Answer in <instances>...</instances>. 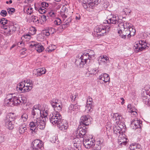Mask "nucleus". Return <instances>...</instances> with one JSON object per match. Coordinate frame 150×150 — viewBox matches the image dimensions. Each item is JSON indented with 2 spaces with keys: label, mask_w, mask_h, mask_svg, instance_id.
<instances>
[{
  "label": "nucleus",
  "mask_w": 150,
  "mask_h": 150,
  "mask_svg": "<svg viewBox=\"0 0 150 150\" xmlns=\"http://www.w3.org/2000/svg\"><path fill=\"white\" fill-rule=\"evenodd\" d=\"M4 100V104L10 106L24 104L26 102L24 97H22L20 99L18 97L15 96L13 93L7 95Z\"/></svg>",
  "instance_id": "obj_1"
},
{
  "label": "nucleus",
  "mask_w": 150,
  "mask_h": 150,
  "mask_svg": "<svg viewBox=\"0 0 150 150\" xmlns=\"http://www.w3.org/2000/svg\"><path fill=\"white\" fill-rule=\"evenodd\" d=\"M1 26L2 28L4 29H6L8 32V34L9 35H11L14 33L16 30V27L15 24L14 25L13 23L10 22L5 18H2L1 19L0 21Z\"/></svg>",
  "instance_id": "obj_2"
},
{
  "label": "nucleus",
  "mask_w": 150,
  "mask_h": 150,
  "mask_svg": "<svg viewBox=\"0 0 150 150\" xmlns=\"http://www.w3.org/2000/svg\"><path fill=\"white\" fill-rule=\"evenodd\" d=\"M111 29V26L109 25H107V24L97 26L94 29V35L96 37L99 38L101 36H104Z\"/></svg>",
  "instance_id": "obj_3"
},
{
  "label": "nucleus",
  "mask_w": 150,
  "mask_h": 150,
  "mask_svg": "<svg viewBox=\"0 0 150 150\" xmlns=\"http://www.w3.org/2000/svg\"><path fill=\"white\" fill-rule=\"evenodd\" d=\"M62 120V115L58 112L52 113L50 115V121L53 125L55 124L57 125Z\"/></svg>",
  "instance_id": "obj_4"
},
{
  "label": "nucleus",
  "mask_w": 150,
  "mask_h": 150,
  "mask_svg": "<svg viewBox=\"0 0 150 150\" xmlns=\"http://www.w3.org/2000/svg\"><path fill=\"white\" fill-rule=\"evenodd\" d=\"M101 0H83L82 4L83 7L85 9L88 7L93 8L94 7L100 3Z\"/></svg>",
  "instance_id": "obj_5"
},
{
  "label": "nucleus",
  "mask_w": 150,
  "mask_h": 150,
  "mask_svg": "<svg viewBox=\"0 0 150 150\" xmlns=\"http://www.w3.org/2000/svg\"><path fill=\"white\" fill-rule=\"evenodd\" d=\"M146 47H148V46L146 42L142 40L137 41L134 45V49L137 52L143 50Z\"/></svg>",
  "instance_id": "obj_6"
},
{
  "label": "nucleus",
  "mask_w": 150,
  "mask_h": 150,
  "mask_svg": "<svg viewBox=\"0 0 150 150\" xmlns=\"http://www.w3.org/2000/svg\"><path fill=\"white\" fill-rule=\"evenodd\" d=\"M82 127V125H79L78 127L76 130L75 131V133L76 138H84L86 134V128L83 126Z\"/></svg>",
  "instance_id": "obj_7"
},
{
  "label": "nucleus",
  "mask_w": 150,
  "mask_h": 150,
  "mask_svg": "<svg viewBox=\"0 0 150 150\" xmlns=\"http://www.w3.org/2000/svg\"><path fill=\"white\" fill-rule=\"evenodd\" d=\"M50 103L56 112H59L62 110V105L60 100L57 99H53L51 101Z\"/></svg>",
  "instance_id": "obj_8"
},
{
  "label": "nucleus",
  "mask_w": 150,
  "mask_h": 150,
  "mask_svg": "<svg viewBox=\"0 0 150 150\" xmlns=\"http://www.w3.org/2000/svg\"><path fill=\"white\" fill-rule=\"evenodd\" d=\"M31 147L33 150H42L43 149V143L41 140L35 139L32 142Z\"/></svg>",
  "instance_id": "obj_9"
},
{
  "label": "nucleus",
  "mask_w": 150,
  "mask_h": 150,
  "mask_svg": "<svg viewBox=\"0 0 150 150\" xmlns=\"http://www.w3.org/2000/svg\"><path fill=\"white\" fill-rule=\"evenodd\" d=\"M40 110L39 105L34 106L31 111L32 117L33 118H35V119L41 118ZM41 118H42V117H41Z\"/></svg>",
  "instance_id": "obj_10"
},
{
  "label": "nucleus",
  "mask_w": 150,
  "mask_h": 150,
  "mask_svg": "<svg viewBox=\"0 0 150 150\" xmlns=\"http://www.w3.org/2000/svg\"><path fill=\"white\" fill-rule=\"evenodd\" d=\"M90 116L88 115H84L80 118V124L87 126L91 124Z\"/></svg>",
  "instance_id": "obj_11"
},
{
  "label": "nucleus",
  "mask_w": 150,
  "mask_h": 150,
  "mask_svg": "<svg viewBox=\"0 0 150 150\" xmlns=\"http://www.w3.org/2000/svg\"><path fill=\"white\" fill-rule=\"evenodd\" d=\"M31 48H34L39 52H42L44 49L43 47L40 43H38L36 42H33L30 45Z\"/></svg>",
  "instance_id": "obj_12"
},
{
  "label": "nucleus",
  "mask_w": 150,
  "mask_h": 150,
  "mask_svg": "<svg viewBox=\"0 0 150 150\" xmlns=\"http://www.w3.org/2000/svg\"><path fill=\"white\" fill-rule=\"evenodd\" d=\"M85 138H83V145L87 149H89L92 147L94 143L93 139L91 138L86 139Z\"/></svg>",
  "instance_id": "obj_13"
},
{
  "label": "nucleus",
  "mask_w": 150,
  "mask_h": 150,
  "mask_svg": "<svg viewBox=\"0 0 150 150\" xmlns=\"http://www.w3.org/2000/svg\"><path fill=\"white\" fill-rule=\"evenodd\" d=\"M57 125L60 130L65 131L68 128V123L66 120L63 119Z\"/></svg>",
  "instance_id": "obj_14"
},
{
  "label": "nucleus",
  "mask_w": 150,
  "mask_h": 150,
  "mask_svg": "<svg viewBox=\"0 0 150 150\" xmlns=\"http://www.w3.org/2000/svg\"><path fill=\"white\" fill-rule=\"evenodd\" d=\"M141 125H142L141 122L138 120H134L131 121V126L133 127V129H135L137 128H139V131H141L140 128L141 127Z\"/></svg>",
  "instance_id": "obj_15"
},
{
  "label": "nucleus",
  "mask_w": 150,
  "mask_h": 150,
  "mask_svg": "<svg viewBox=\"0 0 150 150\" xmlns=\"http://www.w3.org/2000/svg\"><path fill=\"white\" fill-rule=\"evenodd\" d=\"M118 33L120 34V36L123 38L125 39L127 36L128 38H130L131 37V36H129L128 35L129 31L127 28L124 29L123 30L121 28L120 30L118 31Z\"/></svg>",
  "instance_id": "obj_16"
},
{
  "label": "nucleus",
  "mask_w": 150,
  "mask_h": 150,
  "mask_svg": "<svg viewBox=\"0 0 150 150\" xmlns=\"http://www.w3.org/2000/svg\"><path fill=\"white\" fill-rule=\"evenodd\" d=\"M37 119H35L33 121L30 122L29 124V126L31 130L35 133L37 132L38 129L37 126Z\"/></svg>",
  "instance_id": "obj_17"
},
{
  "label": "nucleus",
  "mask_w": 150,
  "mask_h": 150,
  "mask_svg": "<svg viewBox=\"0 0 150 150\" xmlns=\"http://www.w3.org/2000/svg\"><path fill=\"white\" fill-rule=\"evenodd\" d=\"M68 9L66 6H63L61 10L60 14L64 20L67 17L68 15Z\"/></svg>",
  "instance_id": "obj_18"
},
{
  "label": "nucleus",
  "mask_w": 150,
  "mask_h": 150,
  "mask_svg": "<svg viewBox=\"0 0 150 150\" xmlns=\"http://www.w3.org/2000/svg\"><path fill=\"white\" fill-rule=\"evenodd\" d=\"M37 128L41 129H43L45 126V123L43 120L41 119V118L37 119Z\"/></svg>",
  "instance_id": "obj_19"
},
{
  "label": "nucleus",
  "mask_w": 150,
  "mask_h": 150,
  "mask_svg": "<svg viewBox=\"0 0 150 150\" xmlns=\"http://www.w3.org/2000/svg\"><path fill=\"white\" fill-rule=\"evenodd\" d=\"M98 61L99 64H105L109 62V59L106 55H103L99 57Z\"/></svg>",
  "instance_id": "obj_20"
},
{
  "label": "nucleus",
  "mask_w": 150,
  "mask_h": 150,
  "mask_svg": "<svg viewBox=\"0 0 150 150\" xmlns=\"http://www.w3.org/2000/svg\"><path fill=\"white\" fill-rule=\"evenodd\" d=\"M127 139L122 135H120L118 139V142L120 145L125 146L127 144Z\"/></svg>",
  "instance_id": "obj_21"
},
{
  "label": "nucleus",
  "mask_w": 150,
  "mask_h": 150,
  "mask_svg": "<svg viewBox=\"0 0 150 150\" xmlns=\"http://www.w3.org/2000/svg\"><path fill=\"white\" fill-rule=\"evenodd\" d=\"M78 56V57H76L75 63L77 66L79 67H83V65H85V63L81 58L80 55H79Z\"/></svg>",
  "instance_id": "obj_22"
},
{
  "label": "nucleus",
  "mask_w": 150,
  "mask_h": 150,
  "mask_svg": "<svg viewBox=\"0 0 150 150\" xmlns=\"http://www.w3.org/2000/svg\"><path fill=\"white\" fill-rule=\"evenodd\" d=\"M26 84L24 85L23 89L22 88V87H19V88H17L16 90L18 92L20 93H23L27 91H28L32 89V85H30V87H28V86H25Z\"/></svg>",
  "instance_id": "obj_23"
},
{
  "label": "nucleus",
  "mask_w": 150,
  "mask_h": 150,
  "mask_svg": "<svg viewBox=\"0 0 150 150\" xmlns=\"http://www.w3.org/2000/svg\"><path fill=\"white\" fill-rule=\"evenodd\" d=\"M79 55H80L82 61L84 62L85 64H87V63H89L90 62L91 59H90V58L88 55H87V53H86V54H80Z\"/></svg>",
  "instance_id": "obj_24"
},
{
  "label": "nucleus",
  "mask_w": 150,
  "mask_h": 150,
  "mask_svg": "<svg viewBox=\"0 0 150 150\" xmlns=\"http://www.w3.org/2000/svg\"><path fill=\"white\" fill-rule=\"evenodd\" d=\"M150 91H149L148 90L147 91H143V93L144 94V95L145 98H146L145 99V100L144 101L145 103L147 105H150V103L149 102V97L150 96Z\"/></svg>",
  "instance_id": "obj_25"
},
{
  "label": "nucleus",
  "mask_w": 150,
  "mask_h": 150,
  "mask_svg": "<svg viewBox=\"0 0 150 150\" xmlns=\"http://www.w3.org/2000/svg\"><path fill=\"white\" fill-rule=\"evenodd\" d=\"M74 142V146L76 149H74L75 150H79L81 148L80 141L78 138L74 139L73 140Z\"/></svg>",
  "instance_id": "obj_26"
},
{
  "label": "nucleus",
  "mask_w": 150,
  "mask_h": 150,
  "mask_svg": "<svg viewBox=\"0 0 150 150\" xmlns=\"http://www.w3.org/2000/svg\"><path fill=\"white\" fill-rule=\"evenodd\" d=\"M16 118V115L14 113H9L7 115L5 119L12 122L15 120Z\"/></svg>",
  "instance_id": "obj_27"
},
{
  "label": "nucleus",
  "mask_w": 150,
  "mask_h": 150,
  "mask_svg": "<svg viewBox=\"0 0 150 150\" xmlns=\"http://www.w3.org/2000/svg\"><path fill=\"white\" fill-rule=\"evenodd\" d=\"M119 27L121 28H123L124 29L125 28H127L128 29L129 28L130 26L129 25V23L126 22L125 21L123 22L122 21L121 23H120L118 25Z\"/></svg>",
  "instance_id": "obj_28"
},
{
  "label": "nucleus",
  "mask_w": 150,
  "mask_h": 150,
  "mask_svg": "<svg viewBox=\"0 0 150 150\" xmlns=\"http://www.w3.org/2000/svg\"><path fill=\"white\" fill-rule=\"evenodd\" d=\"M110 24H116L119 22V18L118 16H113L112 18L109 19Z\"/></svg>",
  "instance_id": "obj_29"
},
{
  "label": "nucleus",
  "mask_w": 150,
  "mask_h": 150,
  "mask_svg": "<svg viewBox=\"0 0 150 150\" xmlns=\"http://www.w3.org/2000/svg\"><path fill=\"white\" fill-rule=\"evenodd\" d=\"M131 150H141V145L138 144H131L129 147Z\"/></svg>",
  "instance_id": "obj_30"
},
{
  "label": "nucleus",
  "mask_w": 150,
  "mask_h": 150,
  "mask_svg": "<svg viewBox=\"0 0 150 150\" xmlns=\"http://www.w3.org/2000/svg\"><path fill=\"white\" fill-rule=\"evenodd\" d=\"M37 72V76H40L42 74H45L46 72V70L44 68H39L35 70Z\"/></svg>",
  "instance_id": "obj_31"
},
{
  "label": "nucleus",
  "mask_w": 150,
  "mask_h": 150,
  "mask_svg": "<svg viewBox=\"0 0 150 150\" xmlns=\"http://www.w3.org/2000/svg\"><path fill=\"white\" fill-rule=\"evenodd\" d=\"M5 125L6 127L9 129H12L13 128L14 125L12 124V122H11L6 120H5Z\"/></svg>",
  "instance_id": "obj_32"
},
{
  "label": "nucleus",
  "mask_w": 150,
  "mask_h": 150,
  "mask_svg": "<svg viewBox=\"0 0 150 150\" xmlns=\"http://www.w3.org/2000/svg\"><path fill=\"white\" fill-rule=\"evenodd\" d=\"M27 130L26 125L25 124L21 125L19 128V131L20 133L22 134L26 132Z\"/></svg>",
  "instance_id": "obj_33"
},
{
  "label": "nucleus",
  "mask_w": 150,
  "mask_h": 150,
  "mask_svg": "<svg viewBox=\"0 0 150 150\" xmlns=\"http://www.w3.org/2000/svg\"><path fill=\"white\" fill-rule=\"evenodd\" d=\"M24 12L30 15L32 13L33 9L31 7L25 6L24 7L23 9Z\"/></svg>",
  "instance_id": "obj_34"
},
{
  "label": "nucleus",
  "mask_w": 150,
  "mask_h": 150,
  "mask_svg": "<svg viewBox=\"0 0 150 150\" xmlns=\"http://www.w3.org/2000/svg\"><path fill=\"white\" fill-rule=\"evenodd\" d=\"M30 19L36 24H38L40 23L39 20L37 16L34 15H32L30 17Z\"/></svg>",
  "instance_id": "obj_35"
},
{
  "label": "nucleus",
  "mask_w": 150,
  "mask_h": 150,
  "mask_svg": "<svg viewBox=\"0 0 150 150\" xmlns=\"http://www.w3.org/2000/svg\"><path fill=\"white\" fill-rule=\"evenodd\" d=\"M121 128L118 125H116L113 127V132L115 134L118 135L121 133Z\"/></svg>",
  "instance_id": "obj_36"
},
{
  "label": "nucleus",
  "mask_w": 150,
  "mask_h": 150,
  "mask_svg": "<svg viewBox=\"0 0 150 150\" xmlns=\"http://www.w3.org/2000/svg\"><path fill=\"white\" fill-rule=\"evenodd\" d=\"M28 115L26 113H24L21 116V121L23 122H26L28 119Z\"/></svg>",
  "instance_id": "obj_37"
},
{
  "label": "nucleus",
  "mask_w": 150,
  "mask_h": 150,
  "mask_svg": "<svg viewBox=\"0 0 150 150\" xmlns=\"http://www.w3.org/2000/svg\"><path fill=\"white\" fill-rule=\"evenodd\" d=\"M128 30L129 31V34L128 35L129 36H134L135 34V30L134 28L133 27H130L128 28Z\"/></svg>",
  "instance_id": "obj_38"
},
{
  "label": "nucleus",
  "mask_w": 150,
  "mask_h": 150,
  "mask_svg": "<svg viewBox=\"0 0 150 150\" xmlns=\"http://www.w3.org/2000/svg\"><path fill=\"white\" fill-rule=\"evenodd\" d=\"M128 30L129 31V34L128 35L129 36H134L135 34V30L134 28L133 27H130L128 28Z\"/></svg>",
  "instance_id": "obj_39"
},
{
  "label": "nucleus",
  "mask_w": 150,
  "mask_h": 150,
  "mask_svg": "<svg viewBox=\"0 0 150 150\" xmlns=\"http://www.w3.org/2000/svg\"><path fill=\"white\" fill-rule=\"evenodd\" d=\"M87 55L90 58V59H92L94 58L95 53L93 50H90L88 53H87Z\"/></svg>",
  "instance_id": "obj_40"
},
{
  "label": "nucleus",
  "mask_w": 150,
  "mask_h": 150,
  "mask_svg": "<svg viewBox=\"0 0 150 150\" xmlns=\"http://www.w3.org/2000/svg\"><path fill=\"white\" fill-rule=\"evenodd\" d=\"M91 148H93L92 150H100L101 149V146L94 143L93 146Z\"/></svg>",
  "instance_id": "obj_41"
},
{
  "label": "nucleus",
  "mask_w": 150,
  "mask_h": 150,
  "mask_svg": "<svg viewBox=\"0 0 150 150\" xmlns=\"http://www.w3.org/2000/svg\"><path fill=\"white\" fill-rule=\"evenodd\" d=\"M71 18L70 17L67 19H66L64 22V25H69V23L71 22Z\"/></svg>",
  "instance_id": "obj_42"
},
{
  "label": "nucleus",
  "mask_w": 150,
  "mask_h": 150,
  "mask_svg": "<svg viewBox=\"0 0 150 150\" xmlns=\"http://www.w3.org/2000/svg\"><path fill=\"white\" fill-rule=\"evenodd\" d=\"M92 107L89 105H86V106L85 110L88 112H91L93 110Z\"/></svg>",
  "instance_id": "obj_43"
},
{
  "label": "nucleus",
  "mask_w": 150,
  "mask_h": 150,
  "mask_svg": "<svg viewBox=\"0 0 150 150\" xmlns=\"http://www.w3.org/2000/svg\"><path fill=\"white\" fill-rule=\"evenodd\" d=\"M103 77H104L105 79V83L110 81V77L109 75L105 73L103 74Z\"/></svg>",
  "instance_id": "obj_44"
},
{
  "label": "nucleus",
  "mask_w": 150,
  "mask_h": 150,
  "mask_svg": "<svg viewBox=\"0 0 150 150\" xmlns=\"http://www.w3.org/2000/svg\"><path fill=\"white\" fill-rule=\"evenodd\" d=\"M15 9L13 8H8L7 9V11L9 14H12L15 11Z\"/></svg>",
  "instance_id": "obj_45"
},
{
  "label": "nucleus",
  "mask_w": 150,
  "mask_h": 150,
  "mask_svg": "<svg viewBox=\"0 0 150 150\" xmlns=\"http://www.w3.org/2000/svg\"><path fill=\"white\" fill-rule=\"evenodd\" d=\"M88 71H89L90 74H94L95 72L96 71V69H91V68L89 67L88 68Z\"/></svg>",
  "instance_id": "obj_46"
},
{
  "label": "nucleus",
  "mask_w": 150,
  "mask_h": 150,
  "mask_svg": "<svg viewBox=\"0 0 150 150\" xmlns=\"http://www.w3.org/2000/svg\"><path fill=\"white\" fill-rule=\"evenodd\" d=\"M108 6H109L107 2H106L103 3L101 5V6L102 8L103 9H106V8H107Z\"/></svg>",
  "instance_id": "obj_47"
},
{
  "label": "nucleus",
  "mask_w": 150,
  "mask_h": 150,
  "mask_svg": "<svg viewBox=\"0 0 150 150\" xmlns=\"http://www.w3.org/2000/svg\"><path fill=\"white\" fill-rule=\"evenodd\" d=\"M1 15L3 17L6 16L7 14V11L5 10H2L0 13Z\"/></svg>",
  "instance_id": "obj_48"
},
{
  "label": "nucleus",
  "mask_w": 150,
  "mask_h": 150,
  "mask_svg": "<svg viewBox=\"0 0 150 150\" xmlns=\"http://www.w3.org/2000/svg\"><path fill=\"white\" fill-rule=\"evenodd\" d=\"M41 6L42 8H45V7H47L48 6L49 4L46 2H43L42 3Z\"/></svg>",
  "instance_id": "obj_49"
},
{
  "label": "nucleus",
  "mask_w": 150,
  "mask_h": 150,
  "mask_svg": "<svg viewBox=\"0 0 150 150\" xmlns=\"http://www.w3.org/2000/svg\"><path fill=\"white\" fill-rule=\"evenodd\" d=\"M119 115L118 113H114L112 118H113L114 121H117V119L118 118V117Z\"/></svg>",
  "instance_id": "obj_50"
},
{
  "label": "nucleus",
  "mask_w": 150,
  "mask_h": 150,
  "mask_svg": "<svg viewBox=\"0 0 150 150\" xmlns=\"http://www.w3.org/2000/svg\"><path fill=\"white\" fill-rule=\"evenodd\" d=\"M74 105L71 104L69 107V112H72V111H74Z\"/></svg>",
  "instance_id": "obj_51"
},
{
  "label": "nucleus",
  "mask_w": 150,
  "mask_h": 150,
  "mask_svg": "<svg viewBox=\"0 0 150 150\" xmlns=\"http://www.w3.org/2000/svg\"><path fill=\"white\" fill-rule=\"evenodd\" d=\"M77 96V95L76 94H75L74 95H71V96H70V98L71 99V101L72 102H74Z\"/></svg>",
  "instance_id": "obj_52"
},
{
  "label": "nucleus",
  "mask_w": 150,
  "mask_h": 150,
  "mask_svg": "<svg viewBox=\"0 0 150 150\" xmlns=\"http://www.w3.org/2000/svg\"><path fill=\"white\" fill-rule=\"evenodd\" d=\"M38 11L40 13L42 14L45 13L46 11L44 8H42V7L40 8L39 9Z\"/></svg>",
  "instance_id": "obj_53"
},
{
  "label": "nucleus",
  "mask_w": 150,
  "mask_h": 150,
  "mask_svg": "<svg viewBox=\"0 0 150 150\" xmlns=\"http://www.w3.org/2000/svg\"><path fill=\"white\" fill-rule=\"evenodd\" d=\"M48 30L50 34L51 33L52 34L55 32V29L53 28H49Z\"/></svg>",
  "instance_id": "obj_54"
},
{
  "label": "nucleus",
  "mask_w": 150,
  "mask_h": 150,
  "mask_svg": "<svg viewBox=\"0 0 150 150\" xmlns=\"http://www.w3.org/2000/svg\"><path fill=\"white\" fill-rule=\"evenodd\" d=\"M39 19L41 20L43 22L47 20L46 16L44 15L41 16Z\"/></svg>",
  "instance_id": "obj_55"
},
{
  "label": "nucleus",
  "mask_w": 150,
  "mask_h": 150,
  "mask_svg": "<svg viewBox=\"0 0 150 150\" xmlns=\"http://www.w3.org/2000/svg\"><path fill=\"white\" fill-rule=\"evenodd\" d=\"M54 23L55 24L59 25L61 23V20L60 19H57L54 21Z\"/></svg>",
  "instance_id": "obj_56"
},
{
  "label": "nucleus",
  "mask_w": 150,
  "mask_h": 150,
  "mask_svg": "<svg viewBox=\"0 0 150 150\" xmlns=\"http://www.w3.org/2000/svg\"><path fill=\"white\" fill-rule=\"evenodd\" d=\"M25 84L23 83V82H21L20 83H19L18 84L17 87H16V88H19V87H22V88H23V86H24V85H25Z\"/></svg>",
  "instance_id": "obj_57"
},
{
  "label": "nucleus",
  "mask_w": 150,
  "mask_h": 150,
  "mask_svg": "<svg viewBox=\"0 0 150 150\" xmlns=\"http://www.w3.org/2000/svg\"><path fill=\"white\" fill-rule=\"evenodd\" d=\"M22 38H28L30 39L31 38V36L29 34H28L23 35Z\"/></svg>",
  "instance_id": "obj_58"
},
{
  "label": "nucleus",
  "mask_w": 150,
  "mask_h": 150,
  "mask_svg": "<svg viewBox=\"0 0 150 150\" xmlns=\"http://www.w3.org/2000/svg\"><path fill=\"white\" fill-rule=\"evenodd\" d=\"M43 32L44 34L47 36H48L50 34L48 30H45L43 31Z\"/></svg>",
  "instance_id": "obj_59"
},
{
  "label": "nucleus",
  "mask_w": 150,
  "mask_h": 150,
  "mask_svg": "<svg viewBox=\"0 0 150 150\" xmlns=\"http://www.w3.org/2000/svg\"><path fill=\"white\" fill-rule=\"evenodd\" d=\"M74 110H77L80 108V106L76 104H75L74 105Z\"/></svg>",
  "instance_id": "obj_60"
},
{
  "label": "nucleus",
  "mask_w": 150,
  "mask_h": 150,
  "mask_svg": "<svg viewBox=\"0 0 150 150\" xmlns=\"http://www.w3.org/2000/svg\"><path fill=\"white\" fill-rule=\"evenodd\" d=\"M103 74L99 76V79L100 80H102L105 83V79L104 77H103Z\"/></svg>",
  "instance_id": "obj_61"
},
{
  "label": "nucleus",
  "mask_w": 150,
  "mask_h": 150,
  "mask_svg": "<svg viewBox=\"0 0 150 150\" xmlns=\"http://www.w3.org/2000/svg\"><path fill=\"white\" fill-rule=\"evenodd\" d=\"M4 141V138L2 134H0V142H2Z\"/></svg>",
  "instance_id": "obj_62"
},
{
  "label": "nucleus",
  "mask_w": 150,
  "mask_h": 150,
  "mask_svg": "<svg viewBox=\"0 0 150 150\" xmlns=\"http://www.w3.org/2000/svg\"><path fill=\"white\" fill-rule=\"evenodd\" d=\"M136 110L137 109L135 108H131L130 110H129V112L132 113L136 111Z\"/></svg>",
  "instance_id": "obj_63"
},
{
  "label": "nucleus",
  "mask_w": 150,
  "mask_h": 150,
  "mask_svg": "<svg viewBox=\"0 0 150 150\" xmlns=\"http://www.w3.org/2000/svg\"><path fill=\"white\" fill-rule=\"evenodd\" d=\"M87 102H92V99L90 96L88 97V98L87 99Z\"/></svg>",
  "instance_id": "obj_64"
}]
</instances>
